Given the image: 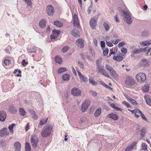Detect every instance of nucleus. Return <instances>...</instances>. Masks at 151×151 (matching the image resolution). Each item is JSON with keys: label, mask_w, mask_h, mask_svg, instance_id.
Masks as SVG:
<instances>
[{"label": "nucleus", "mask_w": 151, "mask_h": 151, "mask_svg": "<svg viewBox=\"0 0 151 151\" xmlns=\"http://www.w3.org/2000/svg\"><path fill=\"white\" fill-rule=\"evenodd\" d=\"M96 71L98 73H100L101 74L107 78H109L110 77L105 69L104 66L101 65L99 60H97L96 61Z\"/></svg>", "instance_id": "nucleus-1"}, {"label": "nucleus", "mask_w": 151, "mask_h": 151, "mask_svg": "<svg viewBox=\"0 0 151 151\" xmlns=\"http://www.w3.org/2000/svg\"><path fill=\"white\" fill-rule=\"evenodd\" d=\"M52 127L50 125H47L42 129L41 132L42 136L47 137L49 136L52 131Z\"/></svg>", "instance_id": "nucleus-2"}, {"label": "nucleus", "mask_w": 151, "mask_h": 151, "mask_svg": "<svg viewBox=\"0 0 151 151\" xmlns=\"http://www.w3.org/2000/svg\"><path fill=\"white\" fill-rule=\"evenodd\" d=\"M122 11L123 13L124 20L128 24H130L132 22V20L129 12L126 10H122Z\"/></svg>", "instance_id": "nucleus-3"}, {"label": "nucleus", "mask_w": 151, "mask_h": 151, "mask_svg": "<svg viewBox=\"0 0 151 151\" xmlns=\"http://www.w3.org/2000/svg\"><path fill=\"white\" fill-rule=\"evenodd\" d=\"M136 77L139 82L143 83L146 80V76L145 73H141L137 74Z\"/></svg>", "instance_id": "nucleus-4"}, {"label": "nucleus", "mask_w": 151, "mask_h": 151, "mask_svg": "<svg viewBox=\"0 0 151 151\" xmlns=\"http://www.w3.org/2000/svg\"><path fill=\"white\" fill-rule=\"evenodd\" d=\"M125 83L127 85L129 86L134 85L135 82L133 78L129 76H128L126 77Z\"/></svg>", "instance_id": "nucleus-5"}, {"label": "nucleus", "mask_w": 151, "mask_h": 151, "mask_svg": "<svg viewBox=\"0 0 151 151\" xmlns=\"http://www.w3.org/2000/svg\"><path fill=\"white\" fill-rule=\"evenodd\" d=\"M97 20V18L93 17L91 19L90 21V26L93 29H95L96 27Z\"/></svg>", "instance_id": "nucleus-6"}, {"label": "nucleus", "mask_w": 151, "mask_h": 151, "mask_svg": "<svg viewBox=\"0 0 151 151\" xmlns=\"http://www.w3.org/2000/svg\"><path fill=\"white\" fill-rule=\"evenodd\" d=\"M90 103V100L88 99L86 100L84 102L81 106V110L83 112H84L87 109Z\"/></svg>", "instance_id": "nucleus-7"}, {"label": "nucleus", "mask_w": 151, "mask_h": 151, "mask_svg": "<svg viewBox=\"0 0 151 151\" xmlns=\"http://www.w3.org/2000/svg\"><path fill=\"white\" fill-rule=\"evenodd\" d=\"M81 91L77 88H74L71 90V93L74 96H78L81 95Z\"/></svg>", "instance_id": "nucleus-8"}, {"label": "nucleus", "mask_w": 151, "mask_h": 151, "mask_svg": "<svg viewBox=\"0 0 151 151\" xmlns=\"http://www.w3.org/2000/svg\"><path fill=\"white\" fill-rule=\"evenodd\" d=\"M31 141L32 147L34 148H35L37 146V144L38 141V139L35 136H34L32 137Z\"/></svg>", "instance_id": "nucleus-9"}, {"label": "nucleus", "mask_w": 151, "mask_h": 151, "mask_svg": "<svg viewBox=\"0 0 151 151\" xmlns=\"http://www.w3.org/2000/svg\"><path fill=\"white\" fill-rule=\"evenodd\" d=\"M46 11L49 15H52L54 13V8L51 5H50L47 6Z\"/></svg>", "instance_id": "nucleus-10"}, {"label": "nucleus", "mask_w": 151, "mask_h": 151, "mask_svg": "<svg viewBox=\"0 0 151 151\" xmlns=\"http://www.w3.org/2000/svg\"><path fill=\"white\" fill-rule=\"evenodd\" d=\"M76 43L77 46L80 48H82L84 46V42L82 38H80L77 40Z\"/></svg>", "instance_id": "nucleus-11"}, {"label": "nucleus", "mask_w": 151, "mask_h": 151, "mask_svg": "<svg viewBox=\"0 0 151 151\" xmlns=\"http://www.w3.org/2000/svg\"><path fill=\"white\" fill-rule=\"evenodd\" d=\"M9 134L7 130V128L6 127L0 130V136L1 137L7 136Z\"/></svg>", "instance_id": "nucleus-12"}, {"label": "nucleus", "mask_w": 151, "mask_h": 151, "mask_svg": "<svg viewBox=\"0 0 151 151\" xmlns=\"http://www.w3.org/2000/svg\"><path fill=\"white\" fill-rule=\"evenodd\" d=\"M60 31L59 30L54 29L52 31V34L50 35L51 38L52 39L56 38L59 35Z\"/></svg>", "instance_id": "nucleus-13"}, {"label": "nucleus", "mask_w": 151, "mask_h": 151, "mask_svg": "<svg viewBox=\"0 0 151 151\" xmlns=\"http://www.w3.org/2000/svg\"><path fill=\"white\" fill-rule=\"evenodd\" d=\"M74 26L75 27H78L79 26V23L77 15L75 14L73 16Z\"/></svg>", "instance_id": "nucleus-14"}, {"label": "nucleus", "mask_w": 151, "mask_h": 151, "mask_svg": "<svg viewBox=\"0 0 151 151\" xmlns=\"http://www.w3.org/2000/svg\"><path fill=\"white\" fill-rule=\"evenodd\" d=\"M6 117V114L5 111H0V121L3 122Z\"/></svg>", "instance_id": "nucleus-15"}, {"label": "nucleus", "mask_w": 151, "mask_h": 151, "mask_svg": "<svg viewBox=\"0 0 151 151\" xmlns=\"http://www.w3.org/2000/svg\"><path fill=\"white\" fill-rule=\"evenodd\" d=\"M72 34L75 37H77L80 36V33L76 29H74L71 32Z\"/></svg>", "instance_id": "nucleus-16"}, {"label": "nucleus", "mask_w": 151, "mask_h": 151, "mask_svg": "<svg viewBox=\"0 0 151 151\" xmlns=\"http://www.w3.org/2000/svg\"><path fill=\"white\" fill-rule=\"evenodd\" d=\"M15 151H20L21 144L19 142H17L14 144Z\"/></svg>", "instance_id": "nucleus-17"}, {"label": "nucleus", "mask_w": 151, "mask_h": 151, "mask_svg": "<svg viewBox=\"0 0 151 151\" xmlns=\"http://www.w3.org/2000/svg\"><path fill=\"white\" fill-rule=\"evenodd\" d=\"M108 117L114 120H117L118 119V116L116 114L114 113H111L109 114L108 115Z\"/></svg>", "instance_id": "nucleus-18"}, {"label": "nucleus", "mask_w": 151, "mask_h": 151, "mask_svg": "<svg viewBox=\"0 0 151 151\" xmlns=\"http://www.w3.org/2000/svg\"><path fill=\"white\" fill-rule=\"evenodd\" d=\"M140 64L142 67H146L148 65V62L145 59H143L140 62Z\"/></svg>", "instance_id": "nucleus-19"}, {"label": "nucleus", "mask_w": 151, "mask_h": 151, "mask_svg": "<svg viewBox=\"0 0 151 151\" xmlns=\"http://www.w3.org/2000/svg\"><path fill=\"white\" fill-rule=\"evenodd\" d=\"M145 98L147 104L151 106V97L148 95H145Z\"/></svg>", "instance_id": "nucleus-20"}, {"label": "nucleus", "mask_w": 151, "mask_h": 151, "mask_svg": "<svg viewBox=\"0 0 151 151\" xmlns=\"http://www.w3.org/2000/svg\"><path fill=\"white\" fill-rule=\"evenodd\" d=\"M140 52L141 50L139 49L136 48L135 50L131 52V56L132 57H135V55L140 53Z\"/></svg>", "instance_id": "nucleus-21"}, {"label": "nucleus", "mask_w": 151, "mask_h": 151, "mask_svg": "<svg viewBox=\"0 0 151 151\" xmlns=\"http://www.w3.org/2000/svg\"><path fill=\"white\" fill-rule=\"evenodd\" d=\"M39 26L42 28H44L46 25V22L45 19H41L39 22Z\"/></svg>", "instance_id": "nucleus-22"}, {"label": "nucleus", "mask_w": 151, "mask_h": 151, "mask_svg": "<svg viewBox=\"0 0 151 151\" xmlns=\"http://www.w3.org/2000/svg\"><path fill=\"white\" fill-rule=\"evenodd\" d=\"M146 130V128L144 127H143L142 129L140 130V134L141 135V138H142L145 136Z\"/></svg>", "instance_id": "nucleus-23"}, {"label": "nucleus", "mask_w": 151, "mask_h": 151, "mask_svg": "<svg viewBox=\"0 0 151 151\" xmlns=\"http://www.w3.org/2000/svg\"><path fill=\"white\" fill-rule=\"evenodd\" d=\"M55 62L59 64H61L62 61V58L58 55L55 57Z\"/></svg>", "instance_id": "nucleus-24"}, {"label": "nucleus", "mask_w": 151, "mask_h": 151, "mask_svg": "<svg viewBox=\"0 0 151 151\" xmlns=\"http://www.w3.org/2000/svg\"><path fill=\"white\" fill-rule=\"evenodd\" d=\"M151 43V41L147 40L141 42L140 44L142 45H143L145 46H147L150 45Z\"/></svg>", "instance_id": "nucleus-25"}, {"label": "nucleus", "mask_w": 151, "mask_h": 151, "mask_svg": "<svg viewBox=\"0 0 151 151\" xmlns=\"http://www.w3.org/2000/svg\"><path fill=\"white\" fill-rule=\"evenodd\" d=\"M101 108H99L97 109L94 114V115L96 117L98 116H99L101 112Z\"/></svg>", "instance_id": "nucleus-26"}, {"label": "nucleus", "mask_w": 151, "mask_h": 151, "mask_svg": "<svg viewBox=\"0 0 151 151\" xmlns=\"http://www.w3.org/2000/svg\"><path fill=\"white\" fill-rule=\"evenodd\" d=\"M9 109V111L12 113L14 114L17 112V109L13 106H10Z\"/></svg>", "instance_id": "nucleus-27"}, {"label": "nucleus", "mask_w": 151, "mask_h": 151, "mask_svg": "<svg viewBox=\"0 0 151 151\" xmlns=\"http://www.w3.org/2000/svg\"><path fill=\"white\" fill-rule=\"evenodd\" d=\"M63 80L64 81H68L69 79L70 75L68 74H66L62 76Z\"/></svg>", "instance_id": "nucleus-28"}, {"label": "nucleus", "mask_w": 151, "mask_h": 151, "mask_svg": "<svg viewBox=\"0 0 151 151\" xmlns=\"http://www.w3.org/2000/svg\"><path fill=\"white\" fill-rule=\"evenodd\" d=\"M19 111L21 115L24 116L26 114V112L23 108H20L19 109Z\"/></svg>", "instance_id": "nucleus-29"}, {"label": "nucleus", "mask_w": 151, "mask_h": 151, "mask_svg": "<svg viewBox=\"0 0 151 151\" xmlns=\"http://www.w3.org/2000/svg\"><path fill=\"white\" fill-rule=\"evenodd\" d=\"M25 148V151H31V147H30V144L29 142H27L26 143Z\"/></svg>", "instance_id": "nucleus-30"}, {"label": "nucleus", "mask_w": 151, "mask_h": 151, "mask_svg": "<svg viewBox=\"0 0 151 151\" xmlns=\"http://www.w3.org/2000/svg\"><path fill=\"white\" fill-rule=\"evenodd\" d=\"M110 74L112 77L114 78H116L117 76L115 71L114 69L112 70V71H111V72H110Z\"/></svg>", "instance_id": "nucleus-31"}, {"label": "nucleus", "mask_w": 151, "mask_h": 151, "mask_svg": "<svg viewBox=\"0 0 151 151\" xmlns=\"http://www.w3.org/2000/svg\"><path fill=\"white\" fill-rule=\"evenodd\" d=\"M103 26L106 31H108L110 29V27L108 24L105 22L103 24Z\"/></svg>", "instance_id": "nucleus-32"}, {"label": "nucleus", "mask_w": 151, "mask_h": 151, "mask_svg": "<svg viewBox=\"0 0 151 151\" xmlns=\"http://www.w3.org/2000/svg\"><path fill=\"white\" fill-rule=\"evenodd\" d=\"M54 24L58 27H60L62 26L63 24L58 21L54 22Z\"/></svg>", "instance_id": "nucleus-33"}, {"label": "nucleus", "mask_w": 151, "mask_h": 151, "mask_svg": "<svg viewBox=\"0 0 151 151\" xmlns=\"http://www.w3.org/2000/svg\"><path fill=\"white\" fill-rule=\"evenodd\" d=\"M37 47H33L32 49H27V51L29 53H35L36 52Z\"/></svg>", "instance_id": "nucleus-34"}, {"label": "nucleus", "mask_w": 151, "mask_h": 151, "mask_svg": "<svg viewBox=\"0 0 151 151\" xmlns=\"http://www.w3.org/2000/svg\"><path fill=\"white\" fill-rule=\"evenodd\" d=\"M48 120V118H47L46 119H43L42 120H41L40 121L39 124L42 126L44 124H46V123L47 122V120Z\"/></svg>", "instance_id": "nucleus-35"}, {"label": "nucleus", "mask_w": 151, "mask_h": 151, "mask_svg": "<svg viewBox=\"0 0 151 151\" xmlns=\"http://www.w3.org/2000/svg\"><path fill=\"white\" fill-rule=\"evenodd\" d=\"M103 50V55L104 56L107 55L109 52V49L107 48H105Z\"/></svg>", "instance_id": "nucleus-36"}, {"label": "nucleus", "mask_w": 151, "mask_h": 151, "mask_svg": "<svg viewBox=\"0 0 151 151\" xmlns=\"http://www.w3.org/2000/svg\"><path fill=\"white\" fill-rule=\"evenodd\" d=\"M15 126V124H12L10 125H9L8 127V128L10 131V132L12 133L13 132V128Z\"/></svg>", "instance_id": "nucleus-37"}, {"label": "nucleus", "mask_w": 151, "mask_h": 151, "mask_svg": "<svg viewBox=\"0 0 151 151\" xmlns=\"http://www.w3.org/2000/svg\"><path fill=\"white\" fill-rule=\"evenodd\" d=\"M66 71V68L62 67L58 69V72L59 73H61L62 72H64Z\"/></svg>", "instance_id": "nucleus-38"}, {"label": "nucleus", "mask_w": 151, "mask_h": 151, "mask_svg": "<svg viewBox=\"0 0 151 151\" xmlns=\"http://www.w3.org/2000/svg\"><path fill=\"white\" fill-rule=\"evenodd\" d=\"M11 60L7 59H5L4 61V64L6 65H9L11 63Z\"/></svg>", "instance_id": "nucleus-39"}, {"label": "nucleus", "mask_w": 151, "mask_h": 151, "mask_svg": "<svg viewBox=\"0 0 151 151\" xmlns=\"http://www.w3.org/2000/svg\"><path fill=\"white\" fill-rule=\"evenodd\" d=\"M80 78L81 80L83 82H86L88 80L87 78L86 77L83 75V76H82L81 77H80Z\"/></svg>", "instance_id": "nucleus-40"}, {"label": "nucleus", "mask_w": 151, "mask_h": 151, "mask_svg": "<svg viewBox=\"0 0 151 151\" xmlns=\"http://www.w3.org/2000/svg\"><path fill=\"white\" fill-rule=\"evenodd\" d=\"M122 104L125 106L127 108H131V106L129 104L125 101H124L122 102Z\"/></svg>", "instance_id": "nucleus-41"}, {"label": "nucleus", "mask_w": 151, "mask_h": 151, "mask_svg": "<svg viewBox=\"0 0 151 151\" xmlns=\"http://www.w3.org/2000/svg\"><path fill=\"white\" fill-rule=\"evenodd\" d=\"M25 2L27 4V6H31L32 5V3L31 1V0H24Z\"/></svg>", "instance_id": "nucleus-42"}, {"label": "nucleus", "mask_w": 151, "mask_h": 151, "mask_svg": "<svg viewBox=\"0 0 151 151\" xmlns=\"http://www.w3.org/2000/svg\"><path fill=\"white\" fill-rule=\"evenodd\" d=\"M139 113H140L141 114V116L142 117V119L144 120H145L146 121H147V118L141 111H140V112H139Z\"/></svg>", "instance_id": "nucleus-43"}, {"label": "nucleus", "mask_w": 151, "mask_h": 151, "mask_svg": "<svg viewBox=\"0 0 151 151\" xmlns=\"http://www.w3.org/2000/svg\"><path fill=\"white\" fill-rule=\"evenodd\" d=\"M69 50V47L68 46H65L64 47L62 50L63 52H65Z\"/></svg>", "instance_id": "nucleus-44"}, {"label": "nucleus", "mask_w": 151, "mask_h": 151, "mask_svg": "<svg viewBox=\"0 0 151 151\" xmlns=\"http://www.w3.org/2000/svg\"><path fill=\"white\" fill-rule=\"evenodd\" d=\"M89 81L90 83L92 84L93 85H96L97 82L94 81L93 79H89Z\"/></svg>", "instance_id": "nucleus-45"}, {"label": "nucleus", "mask_w": 151, "mask_h": 151, "mask_svg": "<svg viewBox=\"0 0 151 151\" xmlns=\"http://www.w3.org/2000/svg\"><path fill=\"white\" fill-rule=\"evenodd\" d=\"M142 149L144 150H146L147 149V146L145 143H143L142 145Z\"/></svg>", "instance_id": "nucleus-46"}, {"label": "nucleus", "mask_w": 151, "mask_h": 151, "mask_svg": "<svg viewBox=\"0 0 151 151\" xmlns=\"http://www.w3.org/2000/svg\"><path fill=\"white\" fill-rule=\"evenodd\" d=\"M78 63L79 66L81 68H84V64L81 61H80V60H78Z\"/></svg>", "instance_id": "nucleus-47"}, {"label": "nucleus", "mask_w": 151, "mask_h": 151, "mask_svg": "<svg viewBox=\"0 0 151 151\" xmlns=\"http://www.w3.org/2000/svg\"><path fill=\"white\" fill-rule=\"evenodd\" d=\"M105 43L104 41H101V46L102 50H104V49L105 48Z\"/></svg>", "instance_id": "nucleus-48"}, {"label": "nucleus", "mask_w": 151, "mask_h": 151, "mask_svg": "<svg viewBox=\"0 0 151 151\" xmlns=\"http://www.w3.org/2000/svg\"><path fill=\"white\" fill-rule=\"evenodd\" d=\"M148 32L146 31H143L142 34L141 36L142 37H145L148 35Z\"/></svg>", "instance_id": "nucleus-49"}, {"label": "nucleus", "mask_w": 151, "mask_h": 151, "mask_svg": "<svg viewBox=\"0 0 151 151\" xmlns=\"http://www.w3.org/2000/svg\"><path fill=\"white\" fill-rule=\"evenodd\" d=\"M142 89L144 91L146 92L149 91V87L147 86H145L143 87Z\"/></svg>", "instance_id": "nucleus-50"}, {"label": "nucleus", "mask_w": 151, "mask_h": 151, "mask_svg": "<svg viewBox=\"0 0 151 151\" xmlns=\"http://www.w3.org/2000/svg\"><path fill=\"white\" fill-rule=\"evenodd\" d=\"M123 58L122 57L119 56H117V58L116 60V61L117 62H120L122 60Z\"/></svg>", "instance_id": "nucleus-51"}, {"label": "nucleus", "mask_w": 151, "mask_h": 151, "mask_svg": "<svg viewBox=\"0 0 151 151\" xmlns=\"http://www.w3.org/2000/svg\"><path fill=\"white\" fill-rule=\"evenodd\" d=\"M28 63V62H26L25 60H23L22 61V64L24 66L26 65Z\"/></svg>", "instance_id": "nucleus-52"}, {"label": "nucleus", "mask_w": 151, "mask_h": 151, "mask_svg": "<svg viewBox=\"0 0 151 151\" xmlns=\"http://www.w3.org/2000/svg\"><path fill=\"white\" fill-rule=\"evenodd\" d=\"M140 112V110H139L138 109H137L132 110V113H134V114H136V113H138L139 114V112Z\"/></svg>", "instance_id": "nucleus-53"}, {"label": "nucleus", "mask_w": 151, "mask_h": 151, "mask_svg": "<svg viewBox=\"0 0 151 151\" xmlns=\"http://www.w3.org/2000/svg\"><path fill=\"white\" fill-rule=\"evenodd\" d=\"M121 52L124 54L126 53L127 52V50L126 48H123L121 49Z\"/></svg>", "instance_id": "nucleus-54"}, {"label": "nucleus", "mask_w": 151, "mask_h": 151, "mask_svg": "<svg viewBox=\"0 0 151 151\" xmlns=\"http://www.w3.org/2000/svg\"><path fill=\"white\" fill-rule=\"evenodd\" d=\"M125 45V43L123 42H122L119 43L118 45V46L119 47H122L123 46Z\"/></svg>", "instance_id": "nucleus-55"}, {"label": "nucleus", "mask_w": 151, "mask_h": 151, "mask_svg": "<svg viewBox=\"0 0 151 151\" xmlns=\"http://www.w3.org/2000/svg\"><path fill=\"white\" fill-rule=\"evenodd\" d=\"M133 149L129 145L125 149V151H131Z\"/></svg>", "instance_id": "nucleus-56"}, {"label": "nucleus", "mask_w": 151, "mask_h": 151, "mask_svg": "<svg viewBox=\"0 0 151 151\" xmlns=\"http://www.w3.org/2000/svg\"><path fill=\"white\" fill-rule=\"evenodd\" d=\"M106 44L109 47H112L113 46V44L110 42H107L106 41Z\"/></svg>", "instance_id": "nucleus-57"}, {"label": "nucleus", "mask_w": 151, "mask_h": 151, "mask_svg": "<svg viewBox=\"0 0 151 151\" xmlns=\"http://www.w3.org/2000/svg\"><path fill=\"white\" fill-rule=\"evenodd\" d=\"M132 101L130 103H132V104L134 105H137V102L134 100V99H132Z\"/></svg>", "instance_id": "nucleus-58"}, {"label": "nucleus", "mask_w": 151, "mask_h": 151, "mask_svg": "<svg viewBox=\"0 0 151 151\" xmlns=\"http://www.w3.org/2000/svg\"><path fill=\"white\" fill-rule=\"evenodd\" d=\"M114 19L117 22H119V19L117 15H116L114 16Z\"/></svg>", "instance_id": "nucleus-59"}, {"label": "nucleus", "mask_w": 151, "mask_h": 151, "mask_svg": "<svg viewBox=\"0 0 151 151\" xmlns=\"http://www.w3.org/2000/svg\"><path fill=\"white\" fill-rule=\"evenodd\" d=\"M136 144V142H133L131 144V145H130L129 146H130V147H131V148H132V149H133Z\"/></svg>", "instance_id": "nucleus-60"}, {"label": "nucleus", "mask_w": 151, "mask_h": 151, "mask_svg": "<svg viewBox=\"0 0 151 151\" xmlns=\"http://www.w3.org/2000/svg\"><path fill=\"white\" fill-rule=\"evenodd\" d=\"M103 109H104L106 110L107 111H108L109 110V108L108 107V106L107 105H104L103 106Z\"/></svg>", "instance_id": "nucleus-61"}, {"label": "nucleus", "mask_w": 151, "mask_h": 151, "mask_svg": "<svg viewBox=\"0 0 151 151\" xmlns=\"http://www.w3.org/2000/svg\"><path fill=\"white\" fill-rule=\"evenodd\" d=\"M91 92L93 96H97V93L95 91H91Z\"/></svg>", "instance_id": "nucleus-62"}, {"label": "nucleus", "mask_w": 151, "mask_h": 151, "mask_svg": "<svg viewBox=\"0 0 151 151\" xmlns=\"http://www.w3.org/2000/svg\"><path fill=\"white\" fill-rule=\"evenodd\" d=\"M101 84L102 85V86H104L106 88L107 86H108L103 81H101L100 82Z\"/></svg>", "instance_id": "nucleus-63"}, {"label": "nucleus", "mask_w": 151, "mask_h": 151, "mask_svg": "<svg viewBox=\"0 0 151 151\" xmlns=\"http://www.w3.org/2000/svg\"><path fill=\"white\" fill-rule=\"evenodd\" d=\"M116 111H121V112H122V111L123 110L120 108H119V107H115V109Z\"/></svg>", "instance_id": "nucleus-64"}]
</instances>
